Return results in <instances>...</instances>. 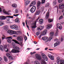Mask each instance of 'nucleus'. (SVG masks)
Returning a JSON list of instances; mask_svg holds the SVG:
<instances>
[{
  "label": "nucleus",
  "mask_w": 64,
  "mask_h": 64,
  "mask_svg": "<svg viewBox=\"0 0 64 64\" xmlns=\"http://www.w3.org/2000/svg\"><path fill=\"white\" fill-rule=\"evenodd\" d=\"M20 45H21V46H22L23 45V44H22V42H20Z\"/></svg>",
  "instance_id": "57"
},
{
  "label": "nucleus",
  "mask_w": 64,
  "mask_h": 64,
  "mask_svg": "<svg viewBox=\"0 0 64 64\" xmlns=\"http://www.w3.org/2000/svg\"><path fill=\"white\" fill-rule=\"evenodd\" d=\"M43 20L42 19H40L39 20V22L40 23V24H42L43 22Z\"/></svg>",
  "instance_id": "30"
},
{
  "label": "nucleus",
  "mask_w": 64,
  "mask_h": 64,
  "mask_svg": "<svg viewBox=\"0 0 64 64\" xmlns=\"http://www.w3.org/2000/svg\"><path fill=\"white\" fill-rule=\"evenodd\" d=\"M7 32L10 35H13V34H15L14 31L11 30H9L7 31Z\"/></svg>",
  "instance_id": "6"
},
{
  "label": "nucleus",
  "mask_w": 64,
  "mask_h": 64,
  "mask_svg": "<svg viewBox=\"0 0 64 64\" xmlns=\"http://www.w3.org/2000/svg\"><path fill=\"white\" fill-rule=\"evenodd\" d=\"M42 57L46 61H48V58L44 54H42Z\"/></svg>",
  "instance_id": "4"
},
{
  "label": "nucleus",
  "mask_w": 64,
  "mask_h": 64,
  "mask_svg": "<svg viewBox=\"0 0 64 64\" xmlns=\"http://www.w3.org/2000/svg\"><path fill=\"white\" fill-rule=\"evenodd\" d=\"M22 24H23L24 26H25V23L22 22Z\"/></svg>",
  "instance_id": "61"
},
{
  "label": "nucleus",
  "mask_w": 64,
  "mask_h": 64,
  "mask_svg": "<svg viewBox=\"0 0 64 64\" xmlns=\"http://www.w3.org/2000/svg\"><path fill=\"white\" fill-rule=\"evenodd\" d=\"M10 27L11 29H14L17 30H18V27L15 24L11 26H10Z\"/></svg>",
  "instance_id": "1"
},
{
  "label": "nucleus",
  "mask_w": 64,
  "mask_h": 64,
  "mask_svg": "<svg viewBox=\"0 0 64 64\" xmlns=\"http://www.w3.org/2000/svg\"><path fill=\"white\" fill-rule=\"evenodd\" d=\"M6 17H7V18H13V16H6Z\"/></svg>",
  "instance_id": "34"
},
{
  "label": "nucleus",
  "mask_w": 64,
  "mask_h": 64,
  "mask_svg": "<svg viewBox=\"0 0 64 64\" xmlns=\"http://www.w3.org/2000/svg\"><path fill=\"white\" fill-rule=\"evenodd\" d=\"M44 28V26H40L38 28L37 30H42V29Z\"/></svg>",
  "instance_id": "19"
},
{
  "label": "nucleus",
  "mask_w": 64,
  "mask_h": 64,
  "mask_svg": "<svg viewBox=\"0 0 64 64\" xmlns=\"http://www.w3.org/2000/svg\"><path fill=\"white\" fill-rule=\"evenodd\" d=\"M0 49L2 51H4V48H3V46H0Z\"/></svg>",
  "instance_id": "24"
},
{
  "label": "nucleus",
  "mask_w": 64,
  "mask_h": 64,
  "mask_svg": "<svg viewBox=\"0 0 64 64\" xmlns=\"http://www.w3.org/2000/svg\"><path fill=\"white\" fill-rule=\"evenodd\" d=\"M12 6L13 7H14V8H16L17 6V4H12Z\"/></svg>",
  "instance_id": "23"
},
{
  "label": "nucleus",
  "mask_w": 64,
  "mask_h": 64,
  "mask_svg": "<svg viewBox=\"0 0 64 64\" xmlns=\"http://www.w3.org/2000/svg\"><path fill=\"white\" fill-rule=\"evenodd\" d=\"M48 57H49V58H50L51 57L52 55H51V54H48Z\"/></svg>",
  "instance_id": "49"
},
{
  "label": "nucleus",
  "mask_w": 64,
  "mask_h": 64,
  "mask_svg": "<svg viewBox=\"0 0 64 64\" xmlns=\"http://www.w3.org/2000/svg\"><path fill=\"white\" fill-rule=\"evenodd\" d=\"M56 2L55 1H54L53 2V4L54 5H56Z\"/></svg>",
  "instance_id": "46"
},
{
  "label": "nucleus",
  "mask_w": 64,
  "mask_h": 64,
  "mask_svg": "<svg viewBox=\"0 0 64 64\" xmlns=\"http://www.w3.org/2000/svg\"><path fill=\"white\" fill-rule=\"evenodd\" d=\"M36 57L38 60H40V61L41 60V59H42L41 56L38 54H36Z\"/></svg>",
  "instance_id": "3"
},
{
  "label": "nucleus",
  "mask_w": 64,
  "mask_h": 64,
  "mask_svg": "<svg viewBox=\"0 0 64 64\" xmlns=\"http://www.w3.org/2000/svg\"><path fill=\"white\" fill-rule=\"evenodd\" d=\"M39 14H40V11H36L35 14V15H39Z\"/></svg>",
  "instance_id": "33"
},
{
  "label": "nucleus",
  "mask_w": 64,
  "mask_h": 64,
  "mask_svg": "<svg viewBox=\"0 0 64 64\" xmlns=\"http://www.w3.org/2000/svg\"><path fill=\"white\" fill-rule=\"evenodd\" d=\"M19 14H14V16H15V17H16V16H18V15H19Z\"/></svg>",
  "instance_id": "52"
},
{
  "label": "nucleus",
  "mask_w": 64,
  "mask_h": 64,
  "mask_svg": "<svg viewBox=\"0 0 64 64\" xmlns=\"http://www.w3.org/2000/svg\"><path fill=\"white\" fill-rule=\"evenodd\" d=\"M12 41H14V42L16 43L17 44H20V43L18 42L16 40H12Z\"/></svg>",
  "instance_id": "26"
},
{
  "label": "nucleus",
  "mask_w": 64,
  "mask_h": 64,
  "mask_svg": "<svg viewBox=\"0 0 64 64\" xmlns=\"http://www.w3.org/2000/svg\"><path fill=\"white\" fill-rule=\"evenodd\" d=\"M17 39L18 41H23V37L21 36H19L17 37Z\"/></svg>",
  "instance_id": "8"
},
{
  "label": "nucleus",
  "mask_w": 64,
  "mask_h": 64,
  "mask_svg": "<svg viewBox=\"0 0 64 64\" xmlns=\"http://www.w3.org/2000/svg\"><path fill=\"white\" fill-rule=\"evenodd\" d=\"M63 16H61L59 18V20H60V19H63Z\"/></svg>",
  "instance_id": "41"
},
{
  "label": "nucleus",
  "mask_w": 64,
  "mask_h": 64,
  "mask_svg": "<svg viewBox=\"0 0 64 64\" xmlns=\"http://www.w3.org/2000/svg\"><path fill=\"white\" fill-rule=\"evenodd\" d=\"M6 39H12V36H9L7 37L6 38Z\"/></svg>",
  "instance_id": "45"
},
{
  "label": "nucleus",
  "mask_w": 64,
  "mask_h": 64,
  "mask_svg": "<svg viewBox=\"0 0 64 64\" xmlns=\"http://www.w3.org/2000/svg\"><path fill=\"white\" fill-rule=\"evenodd\" d=\"M42 4H43L45 3V0H42Z\"/></svg>",
  "instance_id": "44"
},
{
  "label": "nucleus",
  "mask_w": 64,
  "mask_h": 64,
  "mask_svg": "<svg viewBox=\"0 0 64 64\" xmlns=\"http://www.w3.org/2000/svg\"><path fill=\"white\" fill-rule=\"evenodd\" d=\"M11 52H12V53H18V52H19V51L13 49L12 50Z\"/></svg>",
  "instance_id": "16"
},
{
  "label": "nucleus",
  "mask_w": 64,
  "mask_h": 64,
  "mask_svg": "<svg viewBox=\"0 0 64 64\" xmlns=\"http://www.w3.org/2000/svg\"><path fill=\"white\" fill-rule=\"evenodd\" d=\"M58 35V32H56V33L54 34V36H57Z\"/></svg>",
  "instance_id": "38"
},
{
  "label": "nucleus",
  "mask_w": 64,
  "mask_h": 64,
  "mask_svg": "<svg viewBox=\"0 0 64 64\" xmlns=\"http://www.w3.org/2000/svg\"><path fill=\"white\" fill-rule=\"evenodd\" d=\"M54 32H52L50 33V35L51 37H52V36H53L54 35Z\"/></svg>",
  "instance_id": "29"
},
{
  "label": "nucleus",
  "mask_w": 64,
  "mask_h": 64,
  "mask_svg": "<svg viewBox=\"0 0 64 64\" xmlns=\"http://www.w3.org/2000/svg\"><path fill=\"white\" fill-rule=\"evenodd\" d=\"M49 5L50 4L49 3H47L46 5V7H48V6H49Z\"/></svg>",
  "instance_id": "43"
},
{
  "label": "nucleus",
  "mask_w": 64,
  "mask_h": 64,
  "mask_svg": "<svg viewBox=\"0 0 64 64\" xmlns=\"http://www.w3.org/2000/svg\"><path fill=\"white\" fill-rule=\"evenodd\" d=\"M63 38H61V41H63Z\"/></svg>",
  "instance_id": "62"
},
{
  "label": "nucleus",
  "mask_w": 64,
  "mask_h": 64,
  "mask_svg": "<svg viewBox=\"0 0 64 64\" xmlns=\"http://www.w3.org/2000/svg\"><path fill=\"white\" fill-rule=\"evenodd\" d=\"M28 18L29 19H31L32 18L30 16H29V17H28Z\"/></svg>",
  "instance_id": "63"
},
{
  "label": "nucleus",
  "mask_w": 64,
  "mask_h": 64,
  "mask_svg": "<svg viewBox=\"0 0 64 64\" xmlns=\"http://www.w3.org/2000/svg\"><path fill=\"white\" fill-rule=\"evenodd\" d=\"M3 12L4 14H7V15H11V14H10V13L9 14V12L6 11L5 10H3Z\"/></svg>",
  "instance_id": "14"
},
{
  "label": "nucleus",
  "mask_w": 64,
  "mask_h": 64,
  "mask_svg": "<svg viewBox=\"0 0 64 64\" xmlns=\"http://www.w3.org/2000/svg\"><path fill=\"white\" fill-rule=\"evenodd\" d=\"M61 60H60V59L59 57H57L56 58V62L57 64H60V61H61Z\"/></svg>",
  "instance_id": "12"
},
{
  "label": "nucleus",
  "mask_w": 64,
  "mask_h": 64,
  "mask_svg": "<svg viewBox=\"0 0 64 64\" xmlns=\"http://www.w3.org/2000/svg\"><path fill=\"white\" fill-rule=\"evenodd\" d=\"M36 6H34L30 9V11L32 13H33L36 10Z\"/></svg>",
  "instance_id": "5"
},
{
  "label": "nucleus",
  "mask_w": 64,
  "mask_h": 64,
  "mask_svg": "<svg viewBox=\"0 0 64 64\" xmlns=\"http://www.w3.org/2000/svg\"><path fill=\"white\" fill-rule=\"evenodd\" d=\"M25 40H26L27 39V38L26 37H25L24 38Z\"/></svg>",
  "instance_id": "64"
},
{
  "label": "nucleus",
  "mask_w": 64,
  "mask_h": 64,
  "mask_svg": "<svg viewBox=\"0 0 64 64\" xmlns=\"http://www.w3.org/2000/svg\"><path fill=\"white\" fill-rule=\"evenodd\" d=\"M3 28L5 30H7L8 28V26H4Z\"/></svg>",
  "instance_id": "31"
},
{
  "label": "nucleus",
  "mask_w": 64,
  "mask_h": 64,
  "mask_svg": "<svg viewBox=\"0 0 64 64\" xmlns=\"http://www.w3.org/2000/svg\"><path fill=\"white\" fill-rule=\"evenodd\" d=\"M59 44H60V42L59 41H58L54 44V47H55L59 45Z\"/></svg>",
  "instance_id": "17"
},
{
  "label": "nucleus",
  "mask_w": 64,
  "mask_h": 64,
  "mask_svg": "<svg viewBox=\"0 0 64 64\" xmlns=\"http://www.w3.org/2000/svg\"><path fill=\"white\" fill-rule=\"evenodd\" d=\"M6 18V16H0V20H5Z\"/></svg>",
  "instance_id": "13"
},
{
  "label": "nucleus",
  "mask_w": 64,
  "mask_h": 64,
  "mask_svg": "<svg viewBox=\"0 0 64 64\" xmlns=\"http://www.w3.org/2000/svg\"><path fill=\"white\" fill-rule=\"evenodd\" d=\"M15 22H16L18 23H19L20 22V21H19V19L18 18H16L15 20Z\"/></svg>",
  "instance_id": "32"
},
{
  "label": "nucleus",
  "mask_w": 64,
  "mask_h": 64,
  "mask_svg": "<svg viewBox=\"0 0 64 64\" xmlns=\"http://www.w3.org/2000/svg\"><path fill=\"white\" fill-rule=\"evenodd\" d=\"M7 20L8 21H10V18H8L7 19Z\"/></svg>",
  "instance_id": "58"
},
{
  "label": "nucleus",
  "mask_w": 64,
  "mask_h": 64,
  "mask_svg": "<svg viewBox=\"0 0 64 64\" xmlns=\"http://www.w3.org/2000/svg\"><path fill=\"white\" fill-rule=\"evenodd\" d=\"M57 27L60 30L62 29V26H61V25L60 24H57Z\"/></svg>",
  "instance_id": "18"
},
{
  "label": "nucleus",
  "mask_w": 64,
  "mask_h": 64,
  "mask_svg": "<svg viewBox=\"0 0 64 64\" xmlns=\"http://www.w3.org/2000/svg\"><path fill=\"white\" fill-rule=\"evenodd\" d=\"M63 0H58V2L59 3H62L63 2Z\"/></svg>",
  "instance_id": "35"
},
{
  "label": "nucleus",
  "mask_w": 64,
  "mask_h": 64,
  "mask_svg": "<svg viewBox=\"0 0 64 64\" xmlns=\"http://www.w3.org/2000/svg\"><path fill=\"white\" fill-rule=\"evenodd\" d=\"M39 34H40V33H39V32H38L36 33V35L37 36H38Z\"/></svg>",
  "instance_id": "50"
},
{
  "label": "nucleus",
  "mask_w": 64,
  "mask_h": 64,
  "mask_svg": "<svg viewBox=\"0 0 64 64\" xmlns=\"http://www.w3.org/2000/svg\"><path fill=\"white\" fill-rule=\"evenodd\" d=\"M49 12H48L46 14V16L45 18V19H47L49 18Z\"/></svg>",
  "instance_id": "21"
},
{
  "label": "nucleus",
  "mask_w": 64,
  "mask_h": 64,
  "mask_svg": "<svg viewBox=\"0 0 64 64\" xmlns=\"http://www.w3.org/2000/svg\"><path fill=\"white\" fill-rule=\"evenodd\" d=\"M62 12H64V9H62Z\"/></svg>",
  "instance_id": "60"
},
{
  "label": "nucleus",
  "mask_w": 64,
  "mask_h": 64,
  "mask_svg": "<svg viewBox=\"0 0 64 64\" xmlns=\"http://www.w3.org/2000/svg\"><path fill=\"white\" fill-rule=\"evenodd\" d=\"M11 40L10 39H8V42L9 43H10L11 42Z\"/></svg>",
  "instance_id": "42"
},
{
  "label": "nucleus",
  "mask_w": 64,
  "mask_h": 64,
  "mask_svg": "<svg viewBox=\"0 0 64 64\" xmlns=\"http://www.w3.org/2000/svg\"><path fill=\"white\" fill-rule=\"evenodd\" d=\"M36 4V2L35 1H33L32 2L30 5V7H32L33 5H35Z\"/></svg>",
  "instance_id": "15"
},
{
  "label": "nucleus",
  "mask_w": 64,
  "mask_h": 64,
  "mask_svg": "<svg viewBox=\"0 0 64 64\" xmlns=\"http://www.w3.org/2000/svg\"><path fill=\"white\" fill-rule=\"evenodd\" d=\"M48 48H45V50H47V49H48Z\"/></svg>",
  "instance_id": "59"
},
{
  "label": "nucleus",
  "mask_w": 64,
  "mask_h": 64,
  "mask_svg": "<svg viewBox=\"0 0 64 64\" xmlns=\"http://www.w3.org/2000/svg\"><path fill=\"white\" fill-rule=\"evenodd\" d=\"M36 21H35L34 23L32 24V28L33 29L36 28Z\"/></svg>",
  "instance_id": "9"
},
{
  "label": "nucleus",
  "mask_w": 64,
  "mask_h": 64,
  "mask_svg": "<svg viewBox=\"0 0 64 64\" xmlns=\"http://www.w3.org/2000/svg\"><path fill=\"white\" fill-rule=\"evenodd\" d=\"M51 27H52V24H48L46 26V29H49L51 28Z\"/></svg>",
  "instance_id": "11"
},
{
  "label": "nucleus",
  "mask_w": 64,
  "mask_h": 64,
  "mask_svg": "<svg viewBox=\"0 0 64 64\" xmlns=\"http://www.w3.org/2000/svg\"><path fill=\"white\" fill-rule=\"evenodd\" d=\"M14 12L16 13L17 14L18 13V10L17 9H16L14 10Z\"/></svg>",
  "instance_id": "39"
},
{
  "label": "nucleus",
  "mask_w": 64,
  "mask_h": 64,
  "mask_svg": "<svg viewBox=\"0 0 64 64\" xmlns=\"http://www.w3.org/2000/svg\"><path fill=\"white\" fill-rule=\"evenodd\" d=\"M3 24V23L2 22H0V26H2Z\"/></svg>",
  "instance_id": "47"
},
{
  "label": "nucleus",
  "mask_w": 64,
  "mask_h": 64,
  "mask_svg": "<svg viewBox=\"0 0 64 64\" xmlns=\"http://www.w3.org/2000/svg\"><path fill=\"white\" fill-rule=\"evenodd\" d=\"M50 59L51 60H54V56H52L50 58Z\"/></svg>",
  "instance_id": "36"
},
{
  "label": "nucleus",
  "mask_w": 64,
  "mask_h": 64,
  "mask_svg": "<svg viewBox=\"0 0 64 64\" xmlns=\"http://www.w3.org/2000/svg\"><path fill=\"white\" fill-rule=\"evenodd\" d=\"M6 55L10 59H11V60L13 59V58H12V56H11V55H10L9 54H6Z\"/></svg>",
  "instance_id": "10"
},
{
  "label": "nucleus",
  "mask_w": 64,
  "mask_h": 64,
  "mask_svg": "<svg viewBox=\"0 0 64 64\" xmlns=\"http://www.w3.org/2000/svg\"><path fill=\"white\" fill-rule=\"evenodd\" d=\"M4 49L5 48H7V45H4Z\"/></svg>",
  "instance_id": "53"
},
{
  "label": "nucleus",
  "mask_w": 64,
  "mask_h": 64,
  "mask_svg": "<svg viewBox=\"0 0 64 64\" xmlns=\"http://www.w3.org/2000/svg\"><path fill=\"white\" fill-rule=\"evenodd\" d=\"M13 48L14 49H16V50H19L20 49L18 47H16V46H13Z\"/></svg>",
  "instance_id": "27"
},
{
  "label": "nucleus",
  "mask_w": 64,
  "mask_h": 64,
  "mask_svg": "<svg viewBox=\"0 0 64 64\" xmlns=\"http://www.w3.org/2000/svg\"><path fill=\"white\" fill-rule=\"evenodd\" d=\"M42 64H46V63L44 60H42V62L41 63Z\"/></svg>",
  "instance_id": "28"
},
{
  "label": "nucleus",
  "mask_w": 64,
  "mask_h": 64,
  "mask_svg": "<svg viewBox=\"0 0 64 64\" xmlns=\"http://www.w3.org/2000/svg\"><path fill=\"white\" fill-rule=\"evenodd\" d=\"M4 50L6 52H8V49L7 48H4Z\"/></svg>",
  "instance_id": "48"
},
{
  "label": "nucleus",
  "mask_w": 64,
  "mask_h": 64,
  "mask_svg": "<svg viewBox=\"0 0 64 64\" xmlns=\"http://www.w3.org/2000/svg\"><path fill=\"white\" fill-rule=\"evenodd\" d=\"M41 2L40 1H38L37 2V7L38 8V7H39L40 6V5H41Z\"/></svg>",
  "instance_id": "20"
},
{
  "label": "nucleus",
  "mask_w": 64,
  "mask_h": 64,
  "mask_svg": "<svg viewBox=\"0 0 64 64\" xmlns=\"http://www.w3.org/2000/svg\"><path fill=\"white\" fill-rule=\"evenodd\" d=\"M58 40H59L57 39V38L54 40V41H58Z\"/></svg>",
  "instance_id": "56"
},
{
  "label": "nucleus",
  "mask_w": 64,
  "mask_h": 64,
  "mask_svg": "<svg viewBox=\"0 0 64 64\" xmlns=\"http://www.w3.org/2000/svg\"><path fill=\"white\" fill-rule=\"evenodd\" d=\"M42 39L43 40H44L46 41L45 42H47L48 41H49V38H48L47 37L44 36V37H42Z\"/></svg>",
  "instance_id": "7"
},
{
  "label": "nucleus",
  "mask_w": 64,
  "mask_h": 64,
  "mask_svg": "<svg viewBox=\"0 0 64 64\" xmlns=\"http://www.w3.org/2000/svg\"><path fill=\"white\" fill-rule=\"evenodd\" d=\"M31 2V1L30 0H26V5H27L29 4L30 2Z\"/></svg>",
  "instance_id": "25"
},
{
  "label": "nucleus",
  "mask_w": 64,
  "mask_h": 64,
  "mask_svg": "<svg viewBox=\"0 0 64 64\" xmlns=\"http://www.w3.org/2000/svg\"><path fill=\"white\" fill-rule=\"evenodd\" d=\"M59 8L60 9H62L64 8V3H62L59 4Z\"/></svg>",
  "instance_id": "2"
},
{
  "label": "nucleus",
  "mask_w": 64,
  "mask_h": 64,
  "mask_svg": "<svg viewBox=\"0 0 64 64\" xmlns=\"http://www.w3.org/2000/svg\"><path fill=\"white\" fill-rule=\"evenodd\" d=\"M42 35H40L39 36H38V38H39V39H40V38H41V36H42Z\"/></svg>",
  "instance_id": "55"
},
{
  "label": "nucleus",
  "mask_w": 64,
  "mask_h": 64,
  "mask_svg": "<svg viewBox=\"0 0 64 64\" xmlns=\"http://www.w3.org/2000/svg\"><path fill=\"white\" fill-rule=\"evenodd\" d=\"M4 60L5 62H7V59L6 56H4Z\"/></svg>",
  "instance_id": "37"
},
{
  "label": "nucleus",
  "mask_w": 64,
  "mask_h": 64,
  "mask_svg": "<svg viewBox=\"0 0 64 64\" xmlns=\"http://www.w3.org/2000/svg\"><path fill=\"white\" fill-rule=\"evenodd\" d=\"M48 21L49 22H51L53 21V20L52 19H48Z\"/></svg>",
  "instance_id": "40"
},
{
  "label": "nucleus",
  "mask_w": 64,
  "mask_h": 64,
  "mask_svg": "<svg viewBox=\"0 0 64 64\" xmlns=\"http://www.w3.org/2000/svg\"><path fill=\"white\" fill-rule=\"evenodd\" d=\"M44 8H45V7H44V6H42V10H44Z\"/></svg>",
  "instance_id": "54"
},
{
  "label": "nucleus",
  "mask_w": 64,
  "mask_h": 64,
  "mask_svg": "<svg viewBox=\"0 0 64 64\" xmlns=\"http://www.w3.org/2000/svg\"><path fill=\"white\" fill-rule=\"evenodd\" d=\"M51 37L52 36H51L49 38V39L48 40V41H50V40H51L52 39V38H51Z\"/></svg>",
  "instance_id": "51"
},
{
  "label": "nucleus",
  "mask_w": 64,
  "mask_h": 64,
  "mask_svg": "<svg viewBox=\"0 0 64 64\" xmlns=\"http://www.w3.org/2000/svg\"><path fill=\"white\" fill-rule=\"evenodd\" d=\"M47 32V30H45L43 32V34L44 35H46V34Z\"/></svg>",
  "instance_id": "22"
}]
</instances>
